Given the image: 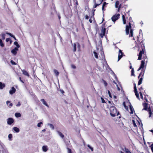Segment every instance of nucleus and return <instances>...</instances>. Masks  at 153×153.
<instances>
[{
	"label": "nucleus",
	"instance_id": "43",
	"mask_svg": "<svg viewBox=\"0 0 153 153\" xmlns=\"http://www.w3.org/2000/svg\"><path fill=\"white\" fill-rule=\"evenodd\" d=\"M139 93L140 94V96L141 97V98L143 99V96L141 92V91H140Z\"/></svg>",
	"mask_w": 153,
	"mask_h": 153
},
{
	"label": "nucleus",
	"instance_id": "23",
	"mask_svg": "<svg viewBox=\"0 0 153 153\" xmlns=\"http://www.w3.org/2000/svg\"><path fill=\"white\" fill-rule=\"evenodd\" d=\"M105 30H106V29H105V27L104 28L103 27H102V28L101 30V33L105 34Z\"/></svg>",
	"mask_w": 153,
	"mask_h": 153
},
{
	"label": "nucleus",
	"instance_id": "53",
	"mask_svg": "<svg viewBox=\"0 0 153 153\" xmlns=\"http://www.w3.org/2000/svg\"><path fill=\"white\" fill-rule=\"evenodd\" d=\"M10 41V39L7 38L6 39V42H8Z\"/></svg>",
	"mask_w": 153,
	"mask_h": 153
},
{
	"label": "nucleus",
	"instance_id": "55",
	"mask_svg": "<svg viewBox=\"0 0 153 153\" xmlns=\"http://www.w3.org/2000/svg\"><path fill=\"white\" fill-rule=\"evenodd\" d=\"M100 3L99 4H95V6H94V8H96V7L97 6L99 5L100 4Z\"/></svg>",
	"mask_w": 153,
	"mask_h": 153
},
{
	"label": "nucleus",
	"instance_id": "4",
	"mask_svg": "<svg viewBox=\"0 0 153 153\" xmlns=\"http://www.w3.org/2000/svg\"><path fill=\"white\" fill-rule=\"evenodd\" d=\"M143 71V74H142V77L139 80L138 83V85H140L142 83V80L143 78V76L144 74L145 73V70H142V71Z\"/></svg>",
	"mask_w": 153,
	"mask_h": 153
},
{
	"label": "nucleus",
	"instance_id": "57",
	"mask_svg": "<svg viewBox=\"0 0 153 153\" xmlns=\"http://www.w3.org/2000/svg\"><path fill=\"white\" fill-rule=\"evenodd\" d=\"M19 80H20V81L21 82H22L23 83H24L23 81H22V80L21 79V78L20 77H19Z\"/></svg>",
	"mask_w": 153,
	"mask_h": 153
},
{
	"label": "nucleus",
	"instance_id": "18",
	"mask_svg": "<svg viewBox=\"0 0 153 153\" xmlns=\"http://www.w3.org/2000/svg\"><path fill=\"white\" fill-rule=\"evenodd\" d=\"M10 101H6V104H7V106L8 107H11L13 105V104L12 103H10L9 105H8V104L9 103H10Z\"/></svg>",
	"mask_w": 153,
	"mask_h": 153
},
{
	"label": "nucleus",
	"instance_id": "40",
	"mask_svg": "<svg viewBox=\"0 0 153 153\" xmlns=\"http://www.w3.org/2000/svg\"><path fill=\"white\" fill-rule=\"evenodd\" d=\"M42 124V122H40L39 123L37 124V126L38 127H40L41 126V124Z\"/></svg>",
	"mask_w": 153,
	"mask_h": 153
},
{
	"label": "nucleus",
	"instance_id": "36",
	"mask_svg": "<svg viewBox=\"0 0 153 153\" xmlns=\"http://www.w3.org/2000/svg\"><path fill=\"white\" fill-rule=\"evenodd\" d=\"M134 68H132V70L131 71V76H134Z\"/></svg>",
	"mask_w": 153,
	"mask_h": 153
},
{
	"label": "nucleus",
	"instance_id": "26",
	"mask_svg": "<svg viewBox=\"0 0 153 153\" xmlns=\"http://www.w3.org/2000/svg\"><path fill=\"white\" fill-rule=\"evenodd\" d=\"M57 132L59 135L62 138H63L64 137V135L62 134V133L59 131H57Z\"/></svg>",
	"mask_w": 153,
	"mask_h": 153
},
{
	"label": "nucleus",
	"instance_id": "64",
	"mask_svg": "<svg viewBox=\"0 0 153 153\" xmlns=\"http://www.w3.org/2000/svg\"><path fill=\"white\" fill-rule=\"evenodd\" d=\"M151 149L152 152H153V147H151Z\"/></svg>",
	"mask_w": 153,
	"mask_h": 153
},
{
	"label": "nucleus",
	"instance_id": "59",
	"mask_svg": "<svg viewBox=\"0 0 153 153\" xmlns=\"http://www.w3.org/2000/svg\"><path fill=\"white\" fill-rule=\"evenodd\" d=\"M141 68L143 69V68H141V66H140V68H138V69L137 70V71H140Z\"/></svg>",
	"mask_w": 153,
	"mask_h": 153
},
{
	"label": "nucleus",
	"instance_id": "8",
	"mask_svg": "<svg viewBox=\"0 0 153 153\" xmlns=\"http://www.w3.org/2000/svg\"><path fill=\"white\" fill-rule=\"evenodd\" d=\"M123 53L121 50H119V54L118 56V61L122 57Z\"/></svg>",
	"mask_w": 153,
	"mask_h": 153
},
{
	"label": "nucleus",
	"instance_id": "20",
	"mask_svg": "<svg viewBox=\"0 0 153 153\" xmlns=\"http://www.w3.org/2000/svg\"><path fill=\"white\" fill-rule=\"evenodd\" d=\"M6 34L7 35H9L10 36L13 37L15 40H16V38H15V36H14L13 35H12V34H11V33L7 32L6 33Z\"/></svg>",
	"mask_w": 153,
	"mask_h": 153
},
{
	"label": "nucleus",
	"instance_id": "63",
	"mask_svg": "<svg viewBox=\"0 0 153 153\" xmlns=\"http://www.w3.org/2000/svg\"><path fill=\"white\" fill-rule=\"evenodd\" d=\"M103 0H101L100 1V4H101L102 3Z\"/></svg>",
	"mask_w": 153,
	"mask_h": 153
},
{
	"label": "nucleus",
	"instance_id": "24",
	"mask_svg": "<svg viewBox=\"0 0 153 153\" xmlns=\"http://www.w3.org/2000/svg\"><path fill=\"white\" fill-rule=\"evenodd\" d=\"M54 73L57 76H58L59 75V72L58 71H57V70H56V69H54Z\"/></svg>",
	"mask_w": 153,
	"mask_h": 153
},
{
	"label": "nucleus",
	"instance_id": "52",
	"mask_svg": "<svg viewBox=\"0 0 153 153\" xmlns=\"http://www.w3.org/2000/svg\"><path fill=\"white\" fill-rule=\"evenodd\" d=\"M121 5L120 4V5L119 7L118 8V10H117L118 11H119L120 9L121 8Z\"/></svg>",
	"mask_w": 153,
	"mask_h": 153
},
{
	"label": "nucleus",
	"instance_id": "37",
	"mask_svg": "<svg viewBox=\"0 0 153 153\" xmlns=\"http://www.w3.org/2000/svg\"><path fill=\"white\" fill-rule=\"evenodd\" d=\"M67 149H68V153H72L71 150L70 149H69V148H67Z\"/></svg>",
	"mask_w": 153,
	"mask_h": 153
},
{
	"label": "nucleus",
	"instance_id": "45",
	"mask_svg": "<svg viewBox=\"0 0 153 153\" xmlns=\"http://www.w3.org/2000/svg\"><path fill=\"white\" fill-rule=\"evenodd\" d=\"M103 65H105V66H108V65L107 64V62H106V61H105V62H104V63H103Z\"/></svg>",
	"mask_w": 153,
	"mask_h": 153
},
{
	"label": "nucleus",
	"instance_id": "1",
	"mask_svg": "<svg viewBox=\"0 0 153 153\" xmlns=\"http://www.w3.org/2000/svg\"><path fill=\"white\" fill-rule=\"evenodd\" d=\"M110 111V114L113 117H114L116 115H118L119 114V112H117V110L115 107L114 105L110 106L109 108Z\"/></svg>",
	"mask_w": 153,
	"mask_h": 153
},
{
	"label": "nucleus",
	"instance_id": "30",
	"mask_svg": "<svg viewBox=\"0 0 153 153\" xmlns=\"http://www.w3.org/2000/svg\"><path fill=\"white\" fill-rule=\"evenodd\" d=\"M93 53H94V55L95 57L96 58L98 59V54L95 51H94L93 52Z\"/></svg>",
	"mask_w": 153,
	"mask_h": 153
},
{
	"label": "nucleus",
	"instance_id": "2",
	"mask_svg": "<svg viewBox=\"0 0 153 153\" xmlns=\"http://www.w3.org/2000/svg\"><path fill=\"white\" fill-rule=\"evenodd\" d=\"M143 105L144 108L142 109V110H144L147 111L149 113V117H150L152 116L153 117V113L152 112L150 107L147 108V104L146 103H143Z\"/></svg>",
	"mask_w": 153,
	"mask_h": 153
},
{
	"label": "nucleus",
	"instance_id": "21",
	"mask_svg": "<svg viewBox=\"0 0 153 153\" xmlns=\"http://www.w3.org/2000/svg\"><path fill=\"white\" fill-rule=\"evenodd\" d=\"M48 125L49 126L50 128H51V129H52V130L54 129V126L52 124H50V123H48Z\"/></svg>",
	"mask_w": 153,
	"mask_h": 153
},
{
	"label": "nucleus",
	"instance_id": "27",
	"mask_svg": "<svg viewBox=\"0 0 153 153\" xmlns=\"http://www.w3.org/2000/svg\"><path fill=\"white\" fill-rule=\"evenodd\" d=\"M15 116L16 117H20L21 116V114L19 113H16L15 114Z\"/></svg>",
	"mask_w": 153,
	"mask_h": 153
},
{
	"label": "nucleus",
	"instance_id": "7",
	"mask_svg": "<svg viewBox=\"0 0 153 153\" xmlns=\"http://www.w3.org/2000/svg\"><path fill=\"white\" fill-rule=\"evenodd\" d=\"M143 54H144V52L143 49L142 50L140 51L139 54H138V60H140L141 59Z\"/></svg>",
	"mask_w": 153,
	"mask_h": 153
},
{
	"label": "nucleus",
	"instance_id": "47",
	"mask_svg": "<svg viewBox=\"0 0 153 153\" xmlns=\"http://www.w3.org/2000/svg\"><path fill=\"white\" fill-rule=\"evenodd\" d=\"M105 35V34L101 33L100 34V36L101 38H102L103 36Z\"/></svg>",
	"mask_w": 153,
	"mask_h": 153
},
{
	"label": "nucleus",
	"instance_id": "46",
	"mask_svg": "<svg viewBox=\"0 0 153 153\" xmlns=\"http://www.w3.org/2000/svg\"><path fill=\"white\" fill-rule=\"evenodd\" d=\"M108 95H109L110 97L112 98V97H111L110 92L109 90H108Z\"/></svg>",
	"mask_w": 153,
	"mask_h": 153
},
{
	"label": "nucleus",
	"instance_id": "11",
	"mask_svg": "<svg viewBox=\"0 0 153 153\" xmlns=\"http://www.w3.org/2000/svg\"><path fill=\"white\" fill-rule=\"evenodd\" d=\"M16 90L13 87L11 88V89L9 91V93L10 94H13L16 92Z\"/></svg>",
	"mask_w": 153,
	"mask_h": 153
},
{
	"label": "nucleus",
	"instance_id": "49",
	"mask_svg": "<svg viewBox=\"0 0 153 153\" xmlns=\"http://www.w3.org/2000/svg\"><path fill=\"white\" fill-rule=\"evenodd\" d=\"M77 47L79 49V50L80 47V45L78 43H77Z\"/></svg>",
	"mask_w": 153,
	"mask_h": 153
},
{
	"label": "nucleus",
	"instance_id": "13",
	"mask_svg": "<svg viewBox=\"0 0 153 153\" xmlns=\"http://www.w3.org/2000/svg\"><path fill=\"white\" fill-rule=\"evenodd\" d=\"M143 59H144V60H143V61H144L146 63L147 62L148 59L146 54H144L143 56Z\"/></svg>",
	"mask_w": 153,
	"mask_h": 153
},
{
	"label": "nucleus",
	"instance_id": "44",
	"mask_svg": "<svg viewBox=\"0 0 153 153\" xmlns=\"http://www.w3.org/2000/svg\"><path fill=\"white\" fill-rule=\"evenodd\" d=\"M21 105L20 102H18V104L16 105L17 107H19Z\"/></svg>",
	"mask_w": 153,
	"mask_h": 153
},
{
	"label": "nucleus",
	"instance_id": "31",
	"mask_svg": "<svg viewBox=\"0 0 153 153\" xmlns=\"http://www.w3.org/2000/svg\"><path fill=\"white\" fill-rule=\"evenodd\" d=\"M14 45H15L16 46V47H17L16 48H19L20 46L18 44L17 42H14Z\"/></svg>",
	"mask_w": 153,
	"mask_h": 153
},
{
	"label": "nucleus",
	"instance_id": "28",
	"mask_svg": "<svg viewBox=\"0 0 153 153\" xmlns=\"http://www.w3.org/2000/svg\"><path fill=\"white\" fill-rule=\"evenodd\" d=\"M122 19L123 21V23L124 24H125L126 23V20L125 19V16L124 15L122 16Z\"/></svg>",
	"mask_w": 153,
	"mask_h": 153
},
{
	"label": "nucleus",
	"instance_id": "29",
	"mask_svg": "<svg viewBox=\"0 0 153 153\" xmlns=\"http://www.w3.org/2000/svg\"><path fill=\"white\" fill-rule=\"evenodd\" d=\"M119 4V1H117L115 3V7L116 8H117L118 7V5Z\"/></svg>",
	"mask_w": 153,
	"mask_h": 153
},
{
	"label": "nucleus",
	"instance_id": "51",
	"mask_svg": "<svg viewBox=\"0 0 153 153\" xmlns=\"http://www.w3.org/2000/svg\"><path fill=\"white\" fill-rule=\"evenodd\" d=\"M143 90V88L142 87H140V88H139V90L140 91H141L142 92Z\"/></svg>",
	"mask_w": 153,
	"mask_h": 153
},
{
	"label": "nucleus",
	"instance_id": "14",
	"mask_svg": "<svg viewBox=\"0 0 153 153\" xmlns=\"http://www.w3.org/2000/svg\"><path fill=\"white\" fill-rule=\"evenodd\" d=\"M22 72L23 74L24 75H25V76H29V75L28 74V72H27V71L25 70H22Z\"/></svg>",
	"mask_w": 153,
	"mask_h": 153
},
{
	"label": "nucleus",
	"instance_id": "3",
	"mask_svg": "<svg viewBox=\"0 0 153 153\" xmlns=\"http://www.w3.org/2000/svg\"><path fill=\"white\" fill-rule=\"evenodd\" d=\"M120 15L119 14L113 15L111 18V20L115 23V22L120 18Z\"/></svg>",
	"mask_w": 153,
	"mask_h": 153
},
{
	"label": "nucleus",
	"instance_id": "22",
	"mask_svg": "<svg viewBox=\"0 0 153 153\" xmlns=\"http://www.w3.org/2000/svg\"><path fill=\"white\" fill-rule=\"evenodd\" d=\"M145 62L144 61L142 60L141 61V63L140 65V66L141 67V68H143L144 67Z\"/></svg>",
	"mask_w": 153,
	"mask_h": 153
},
{
	"label": "nucleus",
	"instance_id": "12",
	"mask_svg": "<svg viewBox=\"0 0 153 153\" xmlns=\"http://www.w3.org/2000/svg\"><path fill=\"white\" fill-rule=\"evenodd\" d=\"M42 150L44 152H46L48 150V147L46 146H43L42 147Z\"/></svg>",
	"mask_w": 153,
	"mask_h": 153
},
{
	"label": "nucleus",
	"instance_id": "17",
	"mask_svg": "<svg viewBox=\"0 0 153 153\" xmlns=\"http://www.w3.org/2000/svg\"><path fill=\"white\" fill-rule=\"evenodd\" d=\"M13 130L16 133H18L19 131V129L17 127H13Z\"/></svg>",
	"mask_w": 153,
	"mask_h": 153
},
{
	"label": "nucleus",
	"instance_id": "58",
	"mask_svg": "<svg viewBox=\"0 0 153 153\" xmlns=\"http://www.w3.org/2000/svg\"><path fill=\"white\" fill-rule=\"evenodd\" d=\"M143 73L142 72H141L139 75V76H138V78H139L140 77V75L142 74H143Z\"/></svg>",
	"mask_w": 153,
	"mask_h": 153
},
{
	"label": "nucleus",
	"instance_id": "60",
	"mask_svg": "<svg viewBox=\"0 0 153 153\" xmlns=\"http://www.w3.org/2000/svg\"><path fill=\"white\" fill-rule=\"evenodd\" d=\"M60 91L61 93L62 94H63L64 93V91L62 90H60Z\"/></svg>",
	"mask_w": 153,
	"mask_h": 153
},
{
	"label": "nucleus",
	"instance_id": "9",
	"mask_svg": "<svg viewBox=\"0 0 153 153\" xmlns=\"http://www.w3.org/2000/svg\"><path fill=\"white\" fill-rule=\"evenodd\" d=\"M18 50V49L17 48H15L14 49L11 50V52L14 55H16L17 54V52Z\"/></svg>",
	"mask_w": 153,
	"mask_h": 153
},
{
	"label": "nucleus",
	"instance_id": "50",
	"mask_svg": "<svg viewBox=\"0 0 153 153\" xmlns=\"http://www.w3.org/2000/svg\"><path fill=\"white\" fill-rule=\"evenodd\" d=\"M101 100L102 103L105 102V101L104 99L102 97H101Z\"/></svg>",
	"mask_w": 153,
	"mask_h": 153
},
{
	"label": "nucleus",
	"instance_id": "42",
	"mask_svg": "<svg viewBox=\"0 0 153 153\" xmlns=\"http://www.w3.org/2000/svg\"><path fill=\"white\" fill-rule=\"evenodd\" d=\"M104 84L105 86H106L107 85V83L106 82L105 80H103Z\"/></svg>",
	"mask_w": 153,
	"mask_h": 153
},
{
	"label": "nucleus",
	"instance_id": "61",
	"mask_svg": "<svg viewBox=\"0 0 153 153\" xmlns=\"http://www.w3.org/2000/svg\"><path fill=\"white\" fill-rule=\"evenodd\" d=\"M102 10L103 11H104V10H105V9H104V7L103 6H102Z\"/></svg>",
	"mask_w": 153,
	"mask_h": 153
},
{
	"label": "nucleus",
	"instance_id": "25",
	"mask_svg": "<svg viewBox=\"0 0 153 153\" xmlns=\"http://www.w3.org/2000/svg\"><path fill=\"white\" fill-rule=\"evenodd\" d=\"M0 36L3 40H4L5 39V34L4 33H2L1 34Z\"/></svg>",
	"mask_w": 153,
	"mask_h": 153
},
{
	"label": "nucleus",
	"instance_id": "35",
	"mask_svg": "<svg viewBox=\"0 0 153 153\" xmlns=\"http://www.w3.org/2000/svg\"><path fill=\"white\" fill-rule=\"evenodd\" d=\"M130 33V35L129 36V37H130V36L132 37V36H133V30H132V29H131Z\"/></svg>",
	"mask_w": 153,
	"mask_h": 153
},
{
	"label": "nucleus",
	"instance_id": "62",
	"mask_svg": "<svg viewBox=\"0 0 153 153\" xmlns=\"http://www.w3.org/2000/svg\"><path fill=\"white\" fill-rule=\"evenodd\" d=\"M113 97L115 99H116V98H117L116 96H115V95H114L113 96Z\"/></svg>",
	"mask_w": 153,
	"mask_h": 153
},
{
	"label": "nucleus",
	"instance_id": "48",
	"mask_svg": "<svg viewBox=\"0 0 153 153\" xmlns=\"http://www.w3.org/2000/svg\"><path fill=\"white\" fill-rule=\"evenodd\" d=\"M108 102H109V103L110 104V105H109V106H111V105H114V104L113 103V104H112V103H111V102L110 101H108Z\"/></svg>",
	"mask_w": 153,
	"mask_h": 153
},
{
	"label": "nucleus",
	"instance_id": "5",
	"mask_svg": "<svg viewBox=\"0 0 153 153\" xmlns=\"http://www.w3.org/2000/svg\"><path fill=\"white\" fill-rule=\"evenodd\" d=\"M14 122V120L12 118H9L7 119V123L9 125H11Z\"/></svg>",
	"mask_w": 153,
	"mask_h": 153
},
{
	"label": "nucleus",
	"instance_id": "32",
	"mask_svg": "<svg viewBox=\"0 0 153 153\" xmlns=\"http://www.w3.org/2000/svg\"><path fill=\"white\" fill-rule=\"evenodd\" d=\"M73 51L74 52L76 51V44L75 43L74 44Z\"/></svg>",
	"mask_w": 153,
	"mask_h": 153
},
{
	"label": "nucleus",
	"instance_id": "16",
	"mask_svg": "<svg viewBox=\"0 0 153 153\" xmlns=\"http://www.w3.org/2000/svg\"><path fill=\"white\" fill-rule=\"evenodd\" d=\"M5 87V85L4 83L0 82V89H2Z\"/></svg>",
	"mask_w": 153,
	"mask_h": 153
},
{
	"label": "nucleus",
	"instance_id": "6",
	"mask_svg": "<svg viewBox=\"0 0 153 153\" xmlns=\"http://www.w3.org/2000/svg\"><path fill=\"white\" fill-rule=\"evenodd\" d=\"M129 26L126 25V35L128 34L129 32V29L131 28V26L130 23H129Z\"/></svg>",
	"mask_w": 153,
	"mask_h": 153
},
{
	"label": "nucleus",
	"instance_id": "38",
	"mask_svg": "<svg viewBox=\"0 0 153 153\" xmlns=\"http://www.w3.org/2000/svg\"><path fill=\"white\" fill-rule=\"evenodd\" d=\"M87 146L92 151H93V148H92L91 146H90L89 145H87Z\"/></svg>",
	"mask_w": 153,
	"mask_h": 153
},
{
	"label": "nucleus",
	"instance_id": "33",
	"mask_svg": "<svg viewBox=\"0 0 153 153\" xmlns=\"http://www.w3.org/2000/svg\"><path fill=\"white\" fill-rule=\"evenodd\" d=\"M0 45L1 47H3L4 46V45L2 42V41L1 39H0Z\"/></svg>",
	"mask_w": 153,
	"mask_h": 153
},
{
	"label": "nucleus",
	"instance_id": "34",
	"mask_svg": "<svg viewBox=\"0 0 153 153\" xmlns=\"http://www.w3.org/2000/svg\"><path fill=\"white\" fill-rule=\"evenodd\" d=\"M8 138L10 140H11V138L12 137V134H9L8 136Z\"/></svg>",
	"mask_w": 153,
	"mask_h": 153
},
{
	"label": "nucleus",
	"instance_id": "41",
	"mask_svg": "<svg viewBox=\"0 0 153 153\" xmlns=\"http://www.w3.org/2000/svg\"><path fill=\"white\" fill-rule=\"evenodd\" d=\"M10 62L13 65H15L16 64V63L14 62L13 61V60H11L10 61Z\"/></svg>",
	"mask_w": 153,
	"mask_h": 153
},
{
	"label": "nucleus",
	"instance_id": "54",
	"mask_svg": "<svg viewBox=\"0 0 153 153\" xmlns=\"http://www.w3.org/2000/svg\"><path fill=\"white\" fill-rule=\"evenodd\" d=\"M89 18V17L88 15H86L85 16V19H88Z\"/></svg>",
	"mask_w": 153,
	"mask_h": 153
},
{
	"label": "nucleus",
	"instance_id": "10",
	"mask_svg": "<svg viewBox=\"0 0 153 153\" xmlns=\"http://www.w3.org/2000/svg\"><path fill=\"white\" fill-rule=\"evenodd\" d=\"M134 91L135 94L136 96L139 99V94L138 93L137 91V88H136V85H135V84H134Z\"/></svg>",
	"mask_w": 153,
	"mask_h": 153
},
{
	"label": "nucleus",
	"instance_id": "15",
	"mask_svg": "<svg viewBox=\"0 0 153 153\" xmlns=\"http://www.w3.org/2000/svg\"><path fill=\"white\" fill-rule=\"evenodd\" d=\"M41 101L42 102V103L44 105H46L48 107H49L47 103L46 102L45 100L44 99H42L41 100Z\"/></svg>",
	"mask_w": 153,
	"mask_h": 153
},
{
	"label": "nucleus",
	"instance_id": "19",
	"mask_svg": "<svg viewBox=\"0 0 153 153\" xmlns=\"http://www.w3.org/2000/svg\"><path fill=\"white\" fill-rule=\"evenodd\" d=\"M130 110L131 111L130 113L131 114H133L134 110L132 106L131 105H130Z\"/></svg>",
	"mask_w": 153,
	"mask_h": 153
},
{
	"label": "nucleus",
	"instance_id": "39",
	"mask_svg": "<svg viewBox=\"0 0 153 153\" xmlns=\"http://www.w3.org/2000/svg\"><path fill=\"white\" fill-rule=\"evenodd\" d=\"M71 67L73 69H75L76 68V66L72 64L71 65Z\"/></svg>",
	"mask_w": 153,
	"mask_h": 153
},
{
	"label": "nucleus",
	"instance_id": "56",
	"mask_svg": "<svg viewBox=\"0 0 153 153\" xmlns=\"http://www.w3.org/2000/svg\"><path fill=\"white\" fill-rule=\"evenodd\" d=\"M106 2H104V3H103V5H102V6H103L104 7V6H105V5H106Z\"/></svg>",
	"mask_w": 153,
	"mask_h": 153
}]
</instances>
